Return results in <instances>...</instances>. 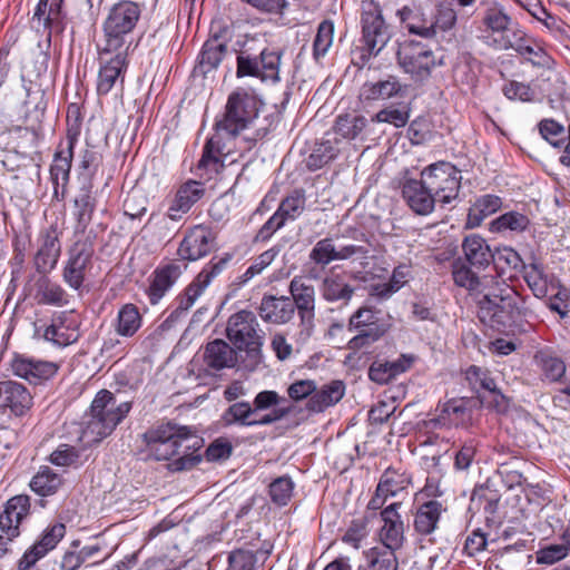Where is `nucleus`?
<instances>
[{
    "label": "nucleus",
    "mask_w": 570,
    "mask_h": 570,
    "mask_svg": "<svg viewBox=\"0 0 570 570\" xmlns=\"http://www.w3.org/2000/svg\"><path fill=\"white\" fill-rule=\"evenodd\" d=\"M131 405L130 401L118 402L108 390L99 391L91 403L90 419L82 430L81 439L89 445L99 443L128 415Z\"/></svg>",
    "instance_id": "20e7f679"
},
{
    "label": "nucleus",
    "mask_w": 570,
    "mask_h": 570,
    "mask_svg": "<svg viewBox=\"0 0 570 570\" xmlns=\"http://www.w3.org/2000/svg\"><path fill=\"white\" fill-rule=\"evenodd\" d=\"M367 523L364 519H356L351 522L342 541L350 544L354 549L361 547V542L367 537Z\"/></svg>",
    "instance_id": "774afa93"
},
{
    "label": "nucleus",
    "mask_w": 570,
    "mask_h": 570,
    "mask_svg": "<svg viewBox=\"0 0 570 570\" xmlns=\"http://www.w3.org/2000/svg\"><path fill=\"white\" fill-rule=\"evenodd\" d=\"M92 267V249L86 244H75L62 271L63 282L72 289H81L87 273Z\"/></svg>",
    "instance_id": "2eb2a0df"
},
{
    "label": "nucleus",
    "mask_w": 570,
    "mask_h": 570,
    "mask_svg": "<svg viewBox=\"0 0 570 570\" xmlns=\"http://www.w3.org/2000/svg\"><path fill=\"white\" fill-rule=\"evenodd\" d=\"M79 129L69 128L67 134V146H59L55 153L53 161L50 166V179L53 186V195L58 197L59 187L61 186V194L65 195L66 186L69 181L71 164L73 158V148L78 140Z\"/></svg>",
    "instance_id": "ddd939ff"
},
{
    "label": "nucleus",
    "mask_w": 570,
    "mask_h": 570,
    "mask_svg": "<svg viewBox=\"0 0 570 570\" xmlns=\"http://www.w3.org/2000/svg\"><path fill=\"white\" fill-rule=\"evenodd\" d=\"M465 380L479 396L481 395V392L487 393L488 391H493L495 387V382L491 377L489 371L475 365H471L465 371Z\"/></svg>",
    "instance_id": "5fc2aeb1"
},
{
    "label": "nucleus",
    "mask_w": 570,
    "mask_h": 570,
    "mask_svg": "<svg viewBox=\"0 0 570 570\" xmlns=\"http://www.w3.org/2000/svg\"><path fill=\"white\" fill-rule=\"evenodd\" d=\"M39 248L35 255V267L38 273L51 272L60 257L61 245L57 230L52 227L42 232L39 236Z\"/></svg>",
    "instance_id": "393cba45"
},
{
    "label": "nucleus",
    "mask_w": 570,
    "mask_h": 570,
    "mask_svg": "<svg viewBox=\"0 0 570 570\" xmlns=\"http://www.w3.org/2000/svg\"><path fill=\"white\" fill-rule=\"evenodd\" d=\"M497 50H514L521 57L537 67H549L551 57L546 52L542 46L533 38L527 35L524 30L514 32L511 40H501L497 43Z\"/></svg>",
    "instance_id": "f3484780"
},
{
    "label": "nucleus",
    "mask_w": 570,
    "mask_h": 570,
    "mask_svg": "<svg viewBox=\"0 0 570 570\" xmlns=\"http://www.w3.org/2000/svg\"><path fill=\"white\" fill-rule=\"evenodd\" d=\"M439 422L444 425L463 426L472 419L471 401L466 399H452L438 407Z\"/></svg>",
    "instance_id": "c9c22d12"
},
{
    "label": "nucleus",
    "mask_w": 570,
    "mask_h": 570,
    "mask_svg": "<svg viewBox=\"0 0 570 570\" xmlns=\"http://www.w3.org/2000/svg\"><path fill=\"white\" fill-rule=\"evenodd\" d=\"M321 293L327 302H348L354 293V287L346 282L343 274L330 273L322 282Z\"/></svg>",
    "instance_id": "ea45409f"
},
{
    "label": "nucleus",
    "mask_w": 570,
    "mask_h": 570,
    "mask_svg": "<svg viewBox=\"0 0 570 570\" xmlns=\"http://www.w3.org/2000/svg\"><path fill=\"white\" fill-rule=\"evenodd\" d=\"M13 373L27 380L30 384H41L56 375L58 365L53 362L36 360L26 356H16L11 364Z\"/></svg>",
    "instance_id": "5701e85b"
},
{
    "label": "nucleus",
    "mask_w": 570,
    "mask_h": 570,
    "mask_svg": "<svg viewBox=\"0 0 570 570\" xmlns=\"http://www.w3.org/2000/svg\"><path fill=\"white\" fill-rule=\"evenodd\" d=\"M401 188L403 199L415 214L426 216L434 210L436 200L421 176L405 179Z\"/></svg>",
    "instance_id": "4be33fe9"
},
{
    "label": "nucleus",
    "mask_w": 570,
    "mask_h": 570,
    "mask_svg": "<svg viewBox=\"0 0 570 570\" xmlns=\"http://www.w3.org/2000/svg\"><path fill=\"white\" fill-rule=\"evenodd\" d=\"M363 38L371 52H380L389 40L387 30L381 11L368 3L362 13Z\"/></svg>",
    "instance_id": "412c9836"
},
{
    "label": "nucleus",
    "mask_w": 570,
    "mask_h": 570,
    "mask_svg": "<svg viewBox=\"0 0 570 570\" xmlns=\"http://www.w3.org/2000/svg\"><path fill=\"white\" fill-rule=\"evenodd\" d=\"M400 502H394L381 511L383 522L379 530L380 542L391 550H400L405 542V525L399 513Z\"/></svg>",
    "instance_id": "6ab92c4d"
},
{
    "label": "nucleus",
    "mask_w": 570,
    "mask_h": 570,
    "mask_svg": "<svg viewBox=\"0 0 570 570\" xmlns=\"http://www.w3.org/2000/svg\"><path fill=\"white\" fill-rule=\"evenodd\" d=\"M410 484L409 478L394 470H386L379 482L380 491H385L389 497H395Z\"/></svg>",
    "instance_id": "6e6d98bb"
},
{
    "label": "nucleus",
    "mask_w": 570,
    "mask_h": 570,
    "mask_svg": "<svg viewBox=\"0 0 570 570\" xmlns=\"http://www.w3.org/2000/svg\"><path fill=\"white\" fill-rule=\"evenodd\" d=\"M285 410L274 411L273 414H265L256 417L254 407L248 402H237L228 407L224 419L230 423H238L240 425H267L281 419Z\"/></svg>",
    "instance_id": "bb28decb"
},
{
    "label": "nucleus",
    "mask_w": 570,
    "mask_h": 570,
    "mask_svg": "<svg viewBox=\"0 0 570 570\" xmlns=\"http://www.w3.org/2000/svg\"><path fill=\"white\" fill-rule=\"evenodd\" d=\"M100 69L97 81L99 95H107L127 67V50H107V46L100 48Z\"/></svg>",
    "instance_id": "4468645a"
},
{
    "label": "nucleus",
    "mask_w": 570,
    "mask_h": 570,
    "mask_svg": "<svg viewBox=\"0 0 570 570\" xmlns=\"http://www.w3.org/2000/svg\"><path fill=\"white\" fill-rule=\"evenodd\" d=\"M482 23L489 32L487 43L495 50L499 41L511 40L514 32L522 30L508 9L498 1H488L484 4Z\"/></svg>",
    "instance_id": "1a4fd4ad"
},
{
    "label": "nucleus",
    "mask_w": 570,
    "mask_h": 570,
    "mask_svg": "<svg viewBox=\"0 0 570 570\" xmlns=\"http://www.w3.org/2000/svg\"><path fill=\"white\" fill-rule=\"evenodd\" d=\"M49 460L57 466H76L82 462L80 451L69 444L58 445V448L50 454Z\"/></svg>",
    "instance_id": "4d7b16f0"
},
{
    "label": "nucleus",
    "mask_w": 570,
    "mask_h": 570,
    "mask_svg": "<svg viewBox=\"0 0 570 570\" xmlns=\"http://www.w3.org/2000/svg\"><path fill=\"white\" fill-rule=\"evenodd\" d=\"M341 139L336 135L326 132L320 141L314 144L309 155L305 159L306 166L312 169H318L334 159L341 148Z\"/></svg>",
    "instance_id": "2f4dec72"
},
{
    "label": "nucleus",
    "mask_w": 570,
    "mask_h": 570,
    "mask_svg": "<svg viewBox=\"0 0 570 570\" xmlns=\"http://www.w3.org/2000/svg\"><path fill=\"white\" fill-rule=\"evenodd\" d=\"M258 323L254 313L240 311L233 314L226 327V334L229 341L239 351H245L247 355L246 367L254 370L261 362L262 337L257 333Z\"/></svg>",
    "instance_id": "0eeeda50"
},
{
    "label": "nucleus",
    "mask_w": 570,
    "mask_h": 570,
    "mask_svg": "<svg viewBox=\"0 0 570 570\" xmlns=\"http://www.w3.org/2000/svg\"><path fill=\"white\" fill-rule=\"evenodd\" d=\"M141 326V315L134 304H125L117 315L116 332L125 337H131Z\"/></svg>",
    "instance_id": "a18cd8bd"
},
{
    "label": "nucleus",
    "mask_w": 570,
    "mask_h": 570,
    "mask_svg": "<svg viewBox=\"0 0 570 570\" xmlns=\"http://www.w3.org/2000/svg\"><path fill=\"white\" fill-rule=\"evenodd\" d=\"M469 264L462 259L454 261L452 265V277L455 285L465 288L471 294L484 295L499 279L492 275L478 276Z\"/></svg>",
    "instance_id": "b1692460"
},
{
    "label": "nucleus",
    "mask_w": 570,
    "mask_h": 570,
    "mask_svg": "<svg viewBox=\"0 0 570 570\" xmlns=\"http://www.w3.org/2000/svg\"><path fill=\"white\" fill-rule=\"evenodd\" d=\"M397 60L403 71L416 81L426 79L435 66L433 51L421 43H409L401 47Z\"/></svg>",
    "instance_id": "9d476101"
},
{
    "label": "nucleus",
    "mask_w": 570,
    "mask_h": 570,
    "mask_svg": "<svg viewBox=\"0 0 570 570\" xmlns=\"http://www.w3.org/2000/svg\"><path fill=\"white\" fill-rule=\"evenodd\" d=\"M541 136L553 147L560 148L564 140V128L552 119H544L539 124Z\"/></svg>",
    "instance_id": "69168bd1"
},
{
    "label": "nucleus",
    "mask_w": 570,
    "mask_h": 570,
    "mask_svg": "<svg viewBox=\"0 0 570 570\" xmlns=\"http://www.w3.org/2000/svg\"><path fill=\"white\" fill-rule=\"evenodd\" d=\"M257 101L253 95L244 90L233 92L227 100L226 112L222 120L215 125V134L204 146L202 158L196 166V175L206 180L213 179L228 161L230 149L224 139H234L235 145L245 144L244 150L250 149L254 139L239 137V132L247 129L257 117Z\"/></svg>",
    "instance_id": "f257e3e1"
},
{
    "label": "nucleus",
    "mask_w": 570,
    "mask_h": 570,
    "mask_svg": "<svg viewBox=\"0 0 570 570\" xmlns=\"http://www.w3.org/2000/svg\"><path fill=\"white\" fill-rule=\"evenodd\" d=\"M285 224V198H282L275 214L262 226L256 235V240H268L272 235Z\"/></svg>",
    "instance_id": "680f3d73"
},
{
    "label": "nucleus",
    "mask_w": 570,
    "mask_h": 570,
    "mask_svg": "<svg viewBox=\"0 0 570 570\" xmlns=\"http://www.w3.org/2000/svg\"><path fill=\"white\" fill-rule=\"evenodd\" d=\"M32 405V395L24 385L14 381L0 382V406L16 415L24 414Z\"/></svg>",
    "instance_id": "a878e982"
},
{
    "label": "nucleus",
    "mask_w": 570,
    "mask_h": 570,
    "mask_svg": "<svg viewBox=\"0 0 570 570\" xmlns=\"http://www.w3.org/2000/svg\"><path fill=\"white\" fill-rule=\"evenodd\" d=\"M91 183H88L86 187L81 188L80 194L76 196L73 200L76 233L83 234L92 220V215L96 210L97 202L96 198L91 195Z\"/></svg>",
    "instance_id": "e433bc0d"
},
{
    "label": "nucleus",
    "mask_w": 570,
    "mask_h": 570,
    "mask_svg": "<svg viewBox=\"0 0 570 570\" xmlns=\"http://www.w3.org/2000/svg\"><path fill=\"white\" fill-rule=\"evenodd\" d=\"M502 206V200L495 195H483L479 197L470 207L465 226L468 228H476L482 222L495 214Z\"/></svg>",
    "instance_id": "79ce46f5"
},
{
    "label": "nucleus",
    "mask_w": 570,
    "mask_h": 570,
    "mask_svg": "<svg viewBox=\"0 0 570 570\" xmlns=\"http://www.w3.org/2000/svg\"><path fill=\"white\" fill-rule=\"evenodd\" d=\"M215 236L213 232L203 225L190 228L178 247L181 262H194L207 256L214 248Z\"/></svg>",
    "instance_id": "a211bd4d"
},
{
    "label": "nucleus",
    "mask_w": 570,
    "mask_h": 570,
    "mask_svg": "<svg viewBox=\"0 0 570 570\" xmlns=\"http://www.w3.org/2000/svg\"><path fill=\"white\" fill-rule=\"evenodd\" d=\"M144 441L155 460H170L168 469L173 472L190 470L202 461L198 451L204 440L189 426L160 424L146 431Z\"/></svg>",
    "instance_id": "f03ea898"
},
{
    "label": "nucleus",
    "mask_w": 570,
    "mask_h": 570,
    "mask_svg": "<svg viewBox=\"0 0 570 570\" xmlns=\"http://www.w3.org/2000/svg\"><path fill=\"white\" fill-rule=\"evenodd\" d=\"M30 498L24 494L16 495L9 499L0 513V530L9 531L11 535H19V525L29 514Z\"/></svg>",
    "instance_id": "cd10ccee"
},
{
    "label": "nucleus",
    "mask_w": 570,
    "mask_h": 570,
    "mask_svg": "<svg viewBox=\"0 0 570 570\" xmlns=\"http://www.w3.org/2000/svg\"><path fill=\"white\" fill-rule=\"evenodd\" d=\"M281 53L263 50L259 59L240 53L237 57V77H259L262 80L279 81Z\"/></svg>",
    "instance_id": "9b49d317"
},
{
    "label": "nucleus",
    "mask_w": 570,
    "mask_h": 570,
    "mask_svg": "<svg viewBox=\"0 0 570 570\" xmlns=\"http://www.w3.org/2000/svg\"><path fill=\"white\" fill-rule=\"evenodd\" d=\"M257 558L253 551L237 549L229 553L226 570H255Z\"/></svg>",
    "instance_id": "e2e57ef3"
},
{
    "label": "nucleus",
    "mask_w": 570,
    "mask_h": 570,
    "mask_svg": "<svg viewBox=\"0 0 570 570\" xmlns=\"http://www.w3.org/2000/svg\"><path fill=\"white\" fill-rule=\"evenodd\" d=\"M377 321L376 314L373 309L363 307L360 308L350 318V330H360V334L351 340L354 347H360L365 344L375 342L380 337V333L371 326L375 325Z\"/></svg>",
    "instance_id": "c85d7f7f"
},
{
    "label": "nucleus",
    "mask_w": 570,
    "mask_h": 570,
    "mask_svg": "<svg viewBox=\"0 0 570 570\" xmlns=\"http://www.w3.org/2000/svg\"><path fill=\"white\" fill-rule=\"evenodd\" d=\"M432 21V16L425 17L423 13H416L407 18L406 28L410 33L431 39L436 37Z\"/></svg>",
    "instance_id": "bf43d9fd"
},
{
    "label": "nucleus",
    "mask_w": 570,
    "mask_h": 570,
    "mask_svg": "<svg viewBox=\"0 0 570 570\" xmlns=\"http://www.w3.org/2000/svg\"><path fill=\"white\" fill-rule=\"evenodd\" d=\"M442 512V503L436 500H430L420 505L414 517L415 531L422 535L434 532Z\"/></svg>",
    "instance_id": "4c0bfd02"
},
{
    "label": "nucleus",
    "mask_w": 570,
    "mask_h": 570,
    "mask_svg": "<svg viewBox=\"0 0 570 570\" xmlns=\"http://www.w3.org/2000/svg\"><path fill=\"white\" fill-rule=\"evenodd\" d=\"M289 292L299 317V341L305 342L312 334L314 318V287L303 278H294Z\"/></svg>",
    "instance_id": "f8f14e48"
},
{
    "label": "nucleus",
    "mask_w": 570,
    "mask_h": 570,
    "mask_svg": "<svg viewBox=\"0 0 570 570\" xmlns=\"http://www.w3.org/2000/svg\"><path fill=\"white\" fill-rule=\"evenodd\" d=\"M370 243L365 233L347 228L341 237H326L318 240L309 253V258L317 265L327 266L335 261L360 262L367 264Z\"/></svg>",
    "instance_id": "39448f33"
},
{
    "label": "nucleus",
    "mask_w": 570,
    "mask_h": 570,
    "mask_svg": "<svg viewBox=\"0 0 570 570\" xmlns=\"http://www.w3.org/2000/svg\"><path fill=\"white\" fill-rule=\"evenodd\" d=\"M412 363L413 357L409 355H401L393 361H375L370 366L368 377L375 383L386 384L399 374L409 370Z\"/></svg>",
    "instance_id": "f704fd0d"
},
{
    "label": "nucleus",
    "mask_w": 570,
    "mask_h": 570,
    "mask_svg": "<svg viewBox=\"0 0 570 570\" xmlns=\"http://www.w3.org/2000/svg\"><path fill=\"white\" fill-rule=\"evenodd\" d=\"M205 288L197 282L193 281L185 291L175 299V306L168 316L169 321H176L185 315L204 293Z\"/></svg>",
    "instance_id": "49530a36"
},
{
    "label": "nucleus",
    "mask_w": 570,
    "mask_h": 570,
    "mask_svg": "<svg viewBox=\"0 0 570 570\" xmlns=\"http://www.w3.org/2000/svg\"><path fill=\"white\" fill-rule=\"evenodd\" d=\"M261 317L271 323L281 324L285 320V297L264 296L259 307Z\"/></svg>",
    "instance_id": "603ef678"
},
{
    "label": "nucleus",
    "mask_w": 570,
    "mask_h": 570,
    "mask_svg": "<svg viewBox=\"0 0 570 570\" xmlns=\"http://www.w3.org/2000/svg\"><path fill=\"white\" fill-rule=\"evenodd\" d=\"M79 336V321L73 311L55 313L42 333L46 341L59 347L77 342Z\"/></svg>",
    "instance_id": "dca6fc26"
},
{
    "label": "nucleus",
    "mask_w": 570,
    "mask_h": 570,
    "mask_svg": "<svg viewBox=\"0 0 570 570\" xmlns=\"http://www.w3.org/2000/svg\"><path fill=\"white\" fill-rule=\"evenodd\" d=\"M344 384L341 381H333L313 392L308 399L307 406L313 412H322L328 406L336 404L344 396Z\"/></svg>",
    "instance_id": "a19ab883"
},
{
    "label": "nucleus",
    "mask_w": 570,
    "mask_h": 570,
    "mask_svg": "<svg viewBox=\"0 0 570 570\" xmlns=\"http://www.w3.org/2000/svg\"><path fill=\"white\" fill-rule=\"evenodd\" d=\"M140 14L141 6L134 1H119L111 7L104 24L107 50H129L131 42L128 37Z\"/></svg>",
    "instance_id": "423d86ee"
},
{
    "label": "nucleus",
    "mask_w": 570,
    "mask_h": 570,
    "mask_svg": "<svg viewBox=\"0 0 570 570\" xmlns=\"http://www.w3.org/2000/svg\"><path fill=\"white\" fill-rule=\"evenodd\" d=\"M186 269L187 264L181 261H171L159 265L150 276V285L147 291L150 303L157 304Z\"/></svg>",
    "instance_id": "aec40b11"
},
{
    "label": "nucleus",
    "mask_w": 570,
    "mask_h": 570,
    "mask_svg": "<svg viewBox=\"0 0 570 570\" xmlns=\"http://www.w3.org/2000/svg\"><path fill=\"white\" fill-rule=\"evenodd\" d=\"M66 527L63 523H56L49 528H47L41 537V539L36 542L39 547L40 553H48L52 550L58 542L65 537Z\"/></svg>",
    "instance_id": "338daca9"
},
{
    "label": "nucleus",
    "mask_w": 570,
    "mask_h": 570,
    "mask_svg": "<svg viewBox=\"0 0 570 570\" xmlns=\"http://www.w3.org/2000/svg\"><path fill=\"white\" fill-rule=\"evenodd\" d=\"M227 50V46L218 37L207 40L199 53L197 65L194 68L195 76L205 77L218 67Z\"/></svg>",
    "instance_id": "72a5a7b5"
},
{
    "label": "nucleus",
    "mask_w": 570,
    "mask_h": 570,
    "mask_svg": "<svg viewBox=\"0 0 570 570\" xmlns=\"http://www.w3.org/2000/svg\"><path fill=\"white\" fill-rule=\"evenodd\" d=\"M530 225V219L527 215L519 212H508L495 218L490 224L492 233H522Z\"/></svg>",
    "instance_id": "c03bdc74"
},
{
    "label": "nucleus",
    "mask_w": 570,
    "mask_h": 570,
    "mask_svg": "<svg viewBox=\"0 0 570 570\" xmlns=\"http://www.w3.org/2000/svg\"><path fill=\"white\" fill-rule=\"evenodd\" d=\"M37 286V296L40 304L58 307L69 304L70 296L68 293L59 284L51 282L49 278L43 277L39 279Z\"/></svg>",
    "instance_id": "37998d69"
},
{
    "label": "nucleus",
    "mask_w": 570,
    "mask_h": 570,
    "mask_svg": "<svg viewBox=\"0 0 570 570\" xmlns=\"http://www.w3.org/2000/svg\"><path fill=\"white\" fill-rule=\"evenodd\" d=\"M334 26L330 21H323L317 29L314 40V56L318 59L326 55L333 43Z\"/></svg>",
    "instance_id": "0e129e2a"
},
{
    "label": "nucleus",
    "mask_w": 570,
    "mask_h": 570,
    "mask_svg": "<svg viewBox=\"0 0 570 570\" xmlns=\"http://www.w3.org/2000/svg\"><path fill=\"white\" fill-rule=\"evenodd\" d=\"M543 376L550 382L559 381L566 373V365L559 357L551 355L538 356Z\"/></svg>",
    "instance_id": "052dcab7"
},
{
    "label": "nucleus",
    "mask_w": 570,
    "mask_h": 570,
    "mask_svg": "<svg viewBox=\"0 0 570 570\" xmlns=\"http://www.w3.org/2000/svg\"><path fill=\"white\" fill-rule=\"evenodd\" d=\"M406 86L402 85L396 77L376 82H365L361 88V98L364 100H389L394 97H402Z\"/></svg>",
    "instance_id": "473e14b6"
},
{
    "label": "nucleus",
    "mask_w": 570,
    "mask_h": 570,
    "mask_svg": "<svg viewBox=\"0 0 570 570\" xmlns=\"http://www.w3.org/2000/svg\"><path fill=\"white\" fill-rule=\"evenodd\" d=\"M423 183L429 186L436 203L451 204L459 196L461 171L448 161L431 164L421 171Z\"/></svg>",
    "instance_id": "6e6552de"
},
{
    "label": "nucleus",
    "mask_w": 570,
    "mask_h": 570,
    "mask_svg": "<svg viewBox=\"0 0 570 570\" xmlns=\"http://www.w3.org/2000/svg\"><path fill=\"white\" fill-rule=\"evenodd\" d=\"M60 485V475L55 473L48 466L41 468L39 472L30 481L31 490L41 497H47L56 493Z\"/></svg>",
    "instance_id": "8fccbe9b"
},
{
    "label": "nucleus",
    "mask_w": 570,
    "mask_h": 570,
    "mask_svg": "<svg viewBox=\"0 0 570 570\" xmlns=\"http://www.w3.org/2000/svg\"><path fill=\"white\" fill-rule=\"evenodd\" d=\"M464 262L476 269H484L493 261V253L487 240L480 235L466 236L462 243Z\"/></svg>",
    "instance_id": "c756f323"
},
{
    "label": "nucleus",
    "mask_w": 570,
    "mask_h": 570,
    "mask_svg": "<svg viewBox=\"0 0 570 570\" xmlns=\"http://www.w3.org/2000/svg\"><path fill=\"white\" fill-rule=\"evenodd\" d=\"M522 303L514 288L499 281L478 301V315L485 326L499 333L514 334L522 327Z\"/></svg>",
    "instance_id": "7ed1b4c3"
},
{
    "label": "nucleus",
    "mask_w": 570,
    "mask_h": 570,
    "mask_svg": "<svg viewBox=\"0 0 570 570\" xmlns=\"http://www.w3.org/2000/svg\"><path fill=\"white\" fill-rule=\"evenodd\" d=\"M205 365L214 371L234 367L237 356L232 346L223 340H214L206 344L203 352Z\"/></svg>",
    "instance_id": "7c9ffc66"
},
{
    "label": "nucleus",
    "mask_w": 570,
    "mask_h": 570,
    "mask_svg": "<svg viewBox=\"0 0 570 570\" xmlns=\"http://www.w3.org/2000/svg\"><path fill=\"white\" fill-rule=\"evenodd\" d=\"M411 108L407 104L399 106L390 105L377 111L372 118V122H384L394 126L395 128H403L410 120Z\"/></svg>",
    "instance_id": "de8ad7c7"
},
{
    "label": "nucleus",
    "mask_w": 570,
    "mask_h": 570,
    "mask_svg": "<svg viewBox=\"0 0 570 570\" xmlns=\"http://www.w3.org/2000/svg\"><path fill=\"white\" fill-rule=\"evenodd\" d=\"M367 126L368 120L364 116L340 115L335 120L333 131H330V134L336 135L341 140L342 138L347 140L364 139L363 134H365Z\"/></svg>",
    "instance_id": "58836bf2"
},
{
    "label": "nucleus",
    "mask_w": 570,
    "mask_h": 570,
    "mask_svg": "<svg viewBox=\"0 0 570 570\" xmlns=\"http://www.w3.org/2000/svg\"><path fill=\"white\" fill-rule=\"evenodd\" d=\"M523 278L533 295L538 298L548 294L549 278L539 263H530L523 266Z\"/></svg>",
    "instance_id": "09e8293b"
},
{
    "label": "nucleus",
    "mask_w": 570,
    "mask_h": 570,
    "mask_svg": "<svg viewBox=\"0 0 570 570\" xmlns=\"http://www.w3.org/2000/svg\"><path fill=\"white\" fill-rule=\"evenodd\" d=\"M395 551L385 547L372 548L367 553L371 568L373 570H397L399 562Z\"/></svg>",
    "instance_id": "864d4df0"
},
{
    "label": "nucleus",
    "mask_w": 570,
    "mask_h": 570,
    "mask_svg": "<svg viewBox=\"0 0 570 570\" xmlns=\"http://www.w3.org/2000/svg\"><path fill=\"white\" fill-rule=\"evenodd\" d=\"M432 18L435 36H438L439 32H445L454 27L456 12L451 3L444 2L438 6L436 12Z\"/></svg>",
    "instance_id": "13d9d810"
},
{
    "label": "nucleus",
    "mask_w": 570,
    "mask_h": 570,
    "mask_svg": "<svg viewBox=\"0 0 570 570\" xmlns=\"http://www.w3.org/2000/svg\"><path fill=\"white\" fill-rule=\"evenodd\" d=\"M204 195L202 184L196 180H189L181 185L173 199L176 206L183 212H189L195 203Z\"/></svg>",
    "instance_id": "3c124183"
}]
</instances>
